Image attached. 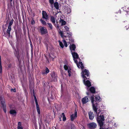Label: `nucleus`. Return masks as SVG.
Returning a JSON list of instances; mask_svg holds the SVG:
<instances>
[{
  "instance_id": "obj_37",
  "label": "nucleus",
  "mask_w": 129,
  "mask_h": 129,
  "mask_svg": "<svg viewBox=\"0 0 129 129\" xmlns=\"http://www.w3.org/2000/svg\"><path fill=\"white\" fill-rule=\"evenodd\" d=\"M30 45H31V47H32L33 46V45H32L31 43L30 44Z\"/></svg>"
},
{
  "instance_id": "obj_29",
  "label": "nucleus",
  "mask_w": 129,
  "mask_h": 129,
  "mask_svg": "<svg viewBox=\"0 0 129 129\" xmlns=\"http://www.w3.org/2000/svg\"><path fill=\"white\" fill-rule=\"evenodd\" d=\"M58 42L59 43V44L60 46L61 47V48H63L64 47V45H63L62 42L60 41H58Z\"/></svg>"
},
{
  "instance_id": "obj_15",
  "label": "nucleus",
  "mask_w": 129,
  "mask_h": 129,
  "mask_svg": "<svg viewBox=\"0 0 129 129\" xmlns=\"http://www.w3.org/2000/svg\"><path fill=\"white\" fill-rule=\"evenodd\" d=\"M88 115L89 119L90 120H93L94 118L93 113L91 111H90L88 113Z\"/></svg>"
},
{
  "instance_id": "obj_10",
  "label": "nucleus",
  "mask_w": 129,
  "mask_h": 129,
  "mask_svg": "<svg viewBox=\"0 0 129 129\" xmlns=\"http://www.w3.org/2000/svg\"><path fill=\"white\" fill-rule=\"evenodd\" d=\"M87 126L90 129H94L97 126L96 124L94 122H92L87 124Z\"/></svg>"
},
{
  "instance_id": "obj_23",
  "label": "nucleus",
  "mask_w": 129,
  "mask_h": 129,
  "mask_svg": "<svg viewBox=\"0 0 129 129\" xmlns=\"http://www.w3.org/2000/svg\"><path fill=\"white\" fill-rule=\"evenodd\" d=\"M11 27H8V28L7 30V32L10 35V32L11 30Z\"/></svg>"
},
{
  "instance_id": "obj_44",
  "label": "nucleus",
  "mask_w": 129,
  "mask_h": 129,
  "mask_svg": "<svg viewBox=\"0 0 129 129\" xmlns=\"http://www.w3.org/2000/svg\"><path fill=\"white\" fill-rule=\"evenodd\" d=\"M83 128H84V127L83 126Z\"/></svg>"
},
{
  "instance_id": "obj_43",
  "label": "nucleus",
  "mask_w": 129,
  "mask_h": 129,
  "mask_svg": "<svg viewBox=\"0 0 129 129\" xmlns=\"http://www.w3.org/2000/svg\"><path fill=\"white\" fill-rule=\"evenodd\" d=\"M54 57H52L51 58H54Z\"/></svg>"
},
{
  "instance_id": "obj_28",
  "label": "nucleus",
  "mask_w": 129,
  "mask_h": 129,
  "mask_svg": "<svg viewBox=\"0 0 129 129\" xmlns=\"http://www.w3.org/2000/svg\"><path fill=\"white\" fill-rule=\"evenodd\" d=\"M47 24L48 25V27L50 28V29H52L53 28V26L52 24L51 23H48Z\"/></svg>"
},
{
  "instance_id": "obj_6",
  "label": "nucleus",
  "mask_w": 129,
  "mask_h": 129,
  "mask_svg": "<svg viewBox=\"0 0 129 129\" xmlns=\"http://www.w3.org/2000/svg\"><path fill=\"white\" fill-rule=\"evenodd\" d=\"M42 18L44 19L45 21H48L49 20V16L47 14L46 11H42Z\"/></svg>"
},
{
  "instance_id": "obj_2",
  "label": "nucleus",
  "mask_w": 129,
  "mask_h": 129,
  "mask_svg": "<svg viewBox=\"0 0 129 129\" xmlns=\"http://www.w3.org/2000/svg\"><path fill=\"white\" fill-rule=\"evenodd\" d=\"M63 29L65 30H66V33H67L68 34V35L67 36V35L64 33L63 31H62L60 30L59 31V33L60 35L63 38V40H62L64 46L66 47H67L68 46V45L67 44L66 41V40H67V39H65V38H66L67 37H69V40L70 41H69V43H72L74 42V40H73L72 39L70 38V37L72 35L71 33L68 31L69 28L67 26H65L63 28Z\"/></svg>"
},
{
  "instance_id": "obj_18",
  "label": "nucleus",
  "mask_w": 129,
  "mask_h": 129,
  "mask_svg": "<svg viewBox=\"0 0 129 129\" xmlns=\"http://www.w3.org/2000/svg\"><path fill=\"white\" fill-rule=\"evenodd\" d=\"M49 72V70L46 67L45 71H42V74L43 75H46Z\"/></svg>"
},
{
  "instance_id": "obj_40",
  "label": "nucleus",
  "mask_w": 129,
  "mask_h": 129,
  "mask_svg": "<svg viewBox=\"0 0 129 129\" xmlns=\"http://www.w3.org/2000/svg\"><path fill=\"white\" fill-rule=\"evenodd\" d=\"M12 0H10V2H12Z\"/></svg>"
},
{
  "instance_id": "obj_21",
  "label": "nucleus",
  "mask_w": 129,
  "mask_h": 129,
  "mask_svg": "<svg viewBox=\"0 0 129 129\" xmlns=\"http://www.w3.org/2000/svg\"><path fill=\"white\" fill-rule=\"evenodd\" d=\"M89 90L92 93H94L95 92V89L93 87H91Z\"/></svg>"
},
{
  "instance_id": "obj_4",
  "label": "nucleus",
  "mask_w": 129,
  "mask_h": 129,
  "mask_svg": "<svg viewBox=\"0 0 129 129\" xmlns=\"http://www.w3.org/2000/svg\"><path fill=\"white\" fill-rule=\"evenodd\" d=\"M71 53L75 63L77 62V60L78 61H80V59L79 58L78 55L76 52L72 51Z\"/></svg>"
},
{
  "instance_id": "obj_38",
  "label": "nucleus",
  "mask_w": 129,
  "mask_h": 129,
  "mask_svg": "<svg viewBox=\"0 0 129 129\" xmlns=\"http://www.w3.org/2000/svg\"><path fill=\"white\" fill-rule=\"evenodd\" d=\"M87 93V95H89V94L88 93V92H87V93Z\"/></svg>"
},
{
  "instance_id": "obj_7",
  "label": "nucleus",
  "mask_w": 129,
  "mask_h": 129,
  "mask_svg": "<svg viewBox=\"0 0 129 129\" xmlns=\"http://www.w3.org/2000/svg\"><path fill=\"white\" fill-rule=\"evenodd\" d=\"M64 68L66 70H67L69 76H70L71 75V69L70 67L67 65H65L64 66Z\"/></svg>"
},
{
  "instance_id": "obj_19",
  "label": "nucleus",
  "mask_w": 129,
  "mask_h": 129,
  "mask_svg": "<svg viewBox=\"0 0 129 129\" xmlns=\"http://www.w3.org/2000/svg\"><path fill=\"white\" fill-rule=\"evenodd\" d=\"M10 113L12 116H15L16 114V112L15 110H11L10 111Z\"/></svg>"
},
{
  "instance_id": "obj_41",
  "label": "nucleus",
  "mask_w": 129,
  "mask_h": 129,
  "mask_svg": "<svg viewBox=\"0 0 129 129\" xmlns=\"http://www.w3.org/2000/svg\"><path fill=\"white\" fill-rule=\"evenodd\" d=\"M114 125H115V126H116V124H115Z\"/></svg>"
},
{
  "instance_id": "obj_13",
  "label": "nucleus",
  "mask_w": 129,
  "mask_h": 129,
  "mask_svg": "<svg viewBox=\"0 0 129 129\" xmlns=\"http://www.w3.org/2000/svg\"><path fill=\"white\" fill-rule=\"evenodd\" d=\"M89 101L88 97L87 96H86L82 99V102L83 104H85Z\"/></svg>"
},
{
  "instance_id": "obj_30",
  "label": "nucleus",
  "mask_w": 129,
  "mask_h": 129,
  "mask_svg": "<svg viewBox=\"0 0 129 129\" xmlns=\"http://www.w3.org/2000/svg\"><path fill=\"white\" fill-rule=\"evenodd\" d=\"M13 21L14 20L13 19L11 20V21L9 23V24L8 26H9L10 27H11V25L13 24Z\"/></svg>"
},
{
  "instance_id": "obj_33",
  "label": "nucleus",
  "mask_w": 129,
  "mask_h": 129,
  "mask_svg": "<svg viewBox=\"0 0 129 129\" xmlns=\"http://www.w3.org/2000/svg\"><path fill=\"white\" fill-rule=\"evenodd\" d=\"M31 24L32 25H34L35 24V22L33 20H32L31 21Z\"/></svg>"
},
{
  "instance_id": "obj_26",
  "label": "nucleus",
  "mask_w": 129,
  "mask_h": 129,
  "mask_svg": "<svg viewBox=\"0 0 129 129\" xmlns=\"http://www.w3.org/2000/svg\"><path fill=\"white\" fill-rule=\"evenodd\" d=\"M40 21H41L42 23L44 25H46V23L45 21L43 20V19H41L40 20Z\"/></svg>"
},
{
  "instance_id": "obj_36",
  "label": "nucleus",
  "mask_w": 129,
  "mask_h": 129,
  "mask_svg": "<svg viewBox=\"0 0 129 129\" xmlns=\"http://www.w3.org/2000/svg\"><path fill=\"white\" fill-rule=\"evenodd\" d=\"M126 29L127 30H129V27H128V28H127Z\"/></svg>"
},
{
  "instance_id": "obj_16",
  "label": "nucleus",
  "mask_w": 129,
  "mask_h": 129,
  "mask_svg": "<svg viewBox=\"0 0 129 129\" xmlns=\"http://www.w3.org/2000/svg\"><path fill=\"white\" fill-rule=\"evenodd\" d=\"M55 18L53 16H51L50 21L54 25L56 24Z\"/></svg>"
},
{
  "instance_id": "obj_12",
  "label": "nucleus",
  "mask_w": 129,
  "mask_h": 129,
  "mask_svg": "<svg viewBox=\"0 0 129 129\" xmlns=\"http://www.w3.org/2000/svg\"><path fill=\"white\" fill-rule=\"evenodd\" d=\"M51 75L53 80L55 81H57V75L54 72H53L51 73Z\"/></svg>"
},
{
  "instance_id": "obj_32",
  "label": "nucleus",
  "mask_w": 129,
  "mask_h": 129,
  "mask_svg": "<svg viewBox=\"0 0 129 129\" xmlns=\"http://www.w3.org/2000/svg\"><path fill=\"white\" fill-rule=\"evenodd\" d=\"M68 13H70L71 12V10L69 8H68L67 9Z\"/></svg>"
},
{
  "instance_id": "obj_25",
  "label": "nucleus",
  "mask_w": 129,
  "mask_h": 129,
  "mask_svg": "<svg viewBox=\"0 0 129 129\" xmlns=\"http://www.w3.org/2000/svg\"><path fill=\"white\" fill-rule=\"evenodd\" d=\"M54 6L55 8L57 9L59 8V5L58 3L55 2L54 3Z\"/></svg>"
},
{
  "instance_id": "obj_9",
  "label": "nucleus",
  "mask_w": 129,
  "mask_h": 129,
  "mask_svg": "<svg viewBox=\"0 0 129 129\" xmlns=\"http://www.w3.org/2000/svg\"><path fill=\"white\" fill-rule=\"evenodd\" d=\"M0 100L1 101V104L3 106V110L5 113L6 112V105L5 104V101L3 100V98L2 97L0 96Z\"/></svg>"
},
{
  "instance_id": "obj_1",
  "label": "nucleus",
  "mask_w": 129,
  "mask_h": 129,
  "mask_svg": "<svg viewBox=\"0 0 129 129\" xmlns=\"http://www.w3.org/2000/svg\"><path fill=\"white\" fill-rule=\"evenodd\" d=\"M90 98L93 110L97 115L96 120L100 126V129H104L103 127V121L104 120V115L100 110H99L98 111V104L99 102L100 98V96L98 95H96L94 98L93 95L91 96Z\"/></svg>"
},
{
  "instance_id": "obj_24",
  "label": "nucleus",
  "mask_w": 129,
  "mask_h": 129,
  "mask_svg": "<svg viewBox=\"0 0 129 129\" xmlns=\"http://www.w3.org/2000/svg\"><path fill=\"white\" fill-rule=\"evenodd\" d=\"M122 8L124 11H125L127 12H128L129 11V9L127 7L125 6L124 7H123Z\"/></svg>"
},
{
  "instance_id": "obj_22",
  "label": "nucleus",
  "mask_w": 129,
  "mask_h": 129,
  "mask_svg": "<svg viewBox=\"0 0 129 129\" xmlns=\"http://www.w3.org/2000/svg\"><path fill=\"white\" fill-rule=\"evenodd\" d=\"M18 129H23V127L21 125V122H19L18 123Z\"/></svg>"
},
{
  "instance_id": "obj_35",
  "label": "nucleus",
  "mask_w": 129,
  "mask_h": 129,
  "mask_svg": "<svg viewBox=\"0 0 129 129\" xmlns=\"http://www.w3.org/2000/svg\"><path fill=\"white\" fill-rule=\"evenodd\" d=\"M12 90H13V91H14V92H16V90L15 89H12Z\"/></svg>"
},
{
  "instance_id": "obj_14",
  "label": "nucleus",
  "mask_w": 129,
  "mask_h": 129,
  "mask_svg": "<svg viewBox=\"0 0 129 129\" xmlns=\"http://www.w3.org/2000/svg\"><path fill=\"white\" fill-rule=\"evenodd\" d=\"M77 117V113L76 111L75 110L74 114H72L71 116V119L72 121H73Z\"/></svg>"
},
{
  "instance_id": "obj_34",
  "label": "nucleus",
  "mask_w": 129,
  "mask_h": 129,
  "mask_svg": "<svg viewBox=\"0 0 129 129\" xmlns=\"http://www.w3.org/2000/svg\"><path fill=\"white\" fill-rule=\"evenodd\" d=\"M11 64H9L8 65V67L9 68H10V67L11 66Z\"/></svg>"
},
{
  "instance_id": "obj_20",
  "label": "nucleus",
  "mask_w": 129,
  "mask_h": 129,
  "mask_svg": "<svg viewBox=\"0 0 129 129\" xmlns=\"http://www.w3.org/2000/svg\"><path fill=\"white\" fill-rule=\"evenodd\" d=\"M76 48V46L74 44H72L70 46V50L72 51H74Z\"/></svg>"
},
{
  "instance_id": "obj_27",
  "label": "nucleus",
  "mask_w": 129,
  "mask_h": 129,
  "mask_svg": "<svg viewBox=\"0 0 129 129\" xmlns=\"http://www.w3.org/2000/svg\"><path fill=\"white\" fill-rule=\"evenodd\" d=\"M62 115L61 117H63V121H65L66 120V118L65 116L64 113H62Z\"/></svg>"
},
{
  "instance_id": "obj_31",
  "label": "nucleus",
  "mask_w": 129,
  "mask_h": 129,
  "mask_svg": "<svg viewBox=\"0 0 129 129\" xmlns=\"http://www.w3.org/2000/svg\"><path fill=\"white\" fill-rule=\"evenodd\" d=\"M50 3L51 4V7H52V5L54 3L53 0H49Z\"/></svg>"
},
{
  "instance_id": "obj_42",
  "label": "nucleus",
  "mask_w": 129,
  "mask_h": 129,
  "mask_svg": "<svg viewBox=\"0 0 129 129\" xmlns=\"http://www.w3.org/2000/svg\"><path fill=\"white\" fill-rule=\"evenodd\" d=\"M60 121H61V118H60Z\"/></svg>"
},
{
  "instance_id": "obj_11",
  "label": "nucleus",
  "mask_w": 129,
  "mask_h": 129,
  "mask_svg": "<svg viewBox=\"0 0 129 129\" xmlns=\"http://www.w3.org/2000/svg\"><path fill=\"white\" fill-rule=\"evenodd\" d=\"M40 32L42 35L46 34L47 33V30L45 27H42L40 28Z\"/></svg>"
},
{
  "instance_id": "obj_3",
  "label": "nucleus",
  "mask_w": 129,
  "mask_h": 129,
  "mask_svg": "<svg viewBox=\"0 0 129 129\" xmlns=\"http://www.w3.org/2000/svg\"><path fill=\"white\" fill-rule=\"evenodd\" d=\"M89 71L86 69H85L84 71H82V77L83 79V81L84 84L87 87V89L89 90V87L91 86L90 82L89 80H85L87 79V78L84 76V75H86L87 77L89 76Z\"/></svg>"
},
{
  "instance_id": "obj_8",
  "label": "nucleus",
  "mask_w": 129,
  "mask_h": 129,
  "mask_svg": "<svg viewBox=\"0 0 129 129\" xmlns=\"http://www.w3.org/2000/svg\"><path fill=\"white\" fill-rule=\"evenodd\" d=\"M78 61L77 60V63H75L77 66V67L79 68H81L82 70V73H81V75L82 74V71H84V67L83 65V64L81 62H79V63H78Z\"/></svg>"
},
{
  "instance_id": "obj_5",
  "label": "nucleus",
  "mask_w": 129,
  "mask_h": 129,
  "mask_svg": "<svg viewBox=\"0 0 129 129\" xmlns=\"http://www.w3.org/2000/svg\"><path fill=\"white\" fill-rule=\"evenodd\" d=\"M33 92L34 93L33 95L34 97V100H35V102H36V104L37 111L38 113L39 114H40V108L39 107V105L38 104V101L37 100L36 97L35 96V94H34V90H33Z\"/></svg>"
},
{
  "instance_id": "obj_17",
  "label": "nucleus",
  "mask_w": 129,
  "mask_h": 129,
  "mask_svg": "<svg viewBox=\"0 0 129 129\" xmlns=\"http://www.w3.org/2000/svg\"><path fill=\"white\" fill-rule=\"evenodd\" d=\"M59 22L61 26L64 25L66 23V22L63 19H61V18H60Z\"/></svg>"
},
{
  "instance_id": "obj_39",
  "label": "nucleus",
  "mask_w": 129,
  "mask_h": 129,
  "mask_svg": "<svg viewBox=\"0 0 129 129\" xmlns=\"http://www.w3.org/2000/svg\"><path fill=\"white\" fill-rule=\"evenodd\" d=\"M103 127L104 128V129H105L104 128V127L103 126ZM106 129H108V128H106Z\"/></svg>"
}]
</instances>
